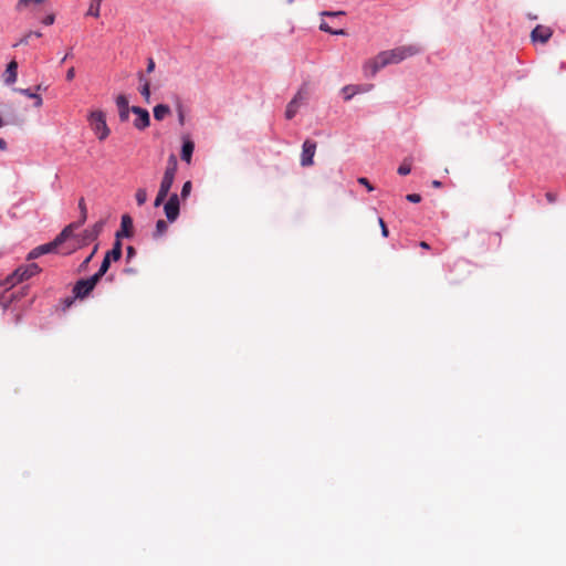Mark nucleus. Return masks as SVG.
Masks as SVG:
<instances>
[{
	"mask_svg": "<svg viewBox=\"0 0 566 566\" xmlns=\"http://www.w3.org/2000/svg\"><path fill=\"white\" fill-rule=\"evenodd\" d=\"M421 48L417 44H408L395 48L392 50L382 51L380 52L382 56V64L389 65V64H397L401 61H403L407 57L413 56L418 53H420Z\"/></svg>",
	"mask_w": 566,
	"mask_h": 566,
	"instance_id": "obj_1",
	"label": "nucleus"
},
{
	"mask_svg": "<svg viewBox=\"0 0 566 566\" xmlns=\"http://www.w3.org/2000/svg\"><path fill=\"white\" fill-rule=\"evenodd\" d=\"M87 120L98 140L103 142L109 136L111 129L107 126L106 116L103 111H92L87 116Z\"/></svg>",
	"mask_w": 566,
	"mask_h": 566,
	"instance_id": "obj_2",
	"label": "nucleus"
},
{
	"mask_svg": "<svg viewBox=\"0 0 566 566\" xmlns=\"http://www.w3.org/2000/svg\"><path fill=\"white\" fill-rule=\"evenodd\" d=\"M178 168V161L175 155H170L168 158L167 167L164 172V177L160 182L159 190L160 192L168 196L169 190L174 184L175 176Z\"/></svg>",
	"mask_w": 566,
	"mask_h": 566,
	"instance_id": "obj_3",
	"label": "nucleus"
},
{
	"mask_svg": "<svg viewBox=\"0 0 566 566\" xmlns=\"http://www.w3.org/2000/svg\"><path fill=\"white\" fill-rule=\"evenodd\" d=\"M98 282V276L94 275L88 279L78 280L73 287L74 296L76 298L86 297L94 290Z\"/></svg>",
	"mask_w": 566,
	"mask_h": 566,
	"instance_id": "obj_4",
	"label": "nucleus"
},
{
	"mask_svg": "<svg viewBox=\"0 0 566 566\" xmlns=\"http://www.w3.org/2000/svg\"><path fill=\"white\" fill-rule=\"evenodd\" d=\"M40 269L36 264H30L25 268L17 269L10 276L7 277V282L11 285L20 283L24 280L30 279L34 274L39 273Z\"/></svg>",
	"mask_w": 566,
	"mask_h": 566,
	"instance_id": "obj_5",
	"label": "nucleus"
},
{
	"mask_svg": "<svg viewBox=\"0 0 566 566\" xmlns=\"http://www.w3.org/2000/svg\"><path fill=\"white\" fill-rule=\"evenodd\" d=\"M132 113L136 115L133 125L138 130H144L150 124V116L147 109L139 106H132Z\"/></svg>",
	"mask_w": 566,
	"mask_h": 566,
	"instance_id": "obj_6",
	"label": "nucleus"
},
{
	"mask_svg": "<svg viewBox=\"0 0 566 566\" xmlns=\"http://www.w3.org/2000/svg\"><path fill=\"white\" fill-rule=\"evenodd\" d=\"M166 218L169 222H174L179 217V197L177 193H172L168 201L164 206Z\"/></svg>",
	"mask_w": 566,
	"mask_h": 566,
	"instance_id": "obj_7",
	"label": "nucleus"
},
{
	"mask_svg": "<svg viewBox=\"0 0 566 566\" xmlns=\"http://www.w3.org/2000/svg\"><path fill=\"white\" fill-rule=\"evenodd\" d=\"M553 35L552 28L547 25L538 24L531 32V40L533 43L539 42L545 44L549 41Z\"/></svg>",
	"mask_w": 566,
	"mask_h": 566,
	"instance_id": "obj_8",
	"label": "nucleus"
},
{
	"mask_svg": "<svg viewBox=\"0 0 566 566\" xmlns=\"http://www.w3.org/2000/svg\"><path fill=\"white\" fill-rule=\"evenodd\" d=\"M315 151H316V143L311 139H306L303 143L302 155H301V165L303 167H308V166L313 165V158H314Z\"/></svg>",
	"mask_w": 566,
	"mask_h": 566,
	"instance_id": "obj_9",
	"label": "nucleus"
},
{
	"mask_svg": "<svg viewBox=\"0 0 566 566\" xmlns=\"http://www.w3.org/2000/svg\"><path fill=\"white\" fill-rule=\"evenodd\" d=\"M116 106L118 109V117L122 123H126L129 119V113L132 112V107H129L128 97L124 94H119L116 99Z\"/></svg>",
	"mask_w": 566,
	"mask_h": 566,
	"instance_id": "obj_10",
	"label": "nucleus"
},
{
	"mask_svg": "<svg viewBox=\"0 0 566 566\" xmlns=\"http://www.w3.org/2000/svg\"><path fill=\"white\" fill-rule=\"evenodd\" d=\"M382 60L384 59H382L381 54L378 53L374 59L366 61L363 66L365 75L373 77L377 74V72L380 69L387 66L386 64L381 63Z\"/></svg>",
	"mask_w": 566,
	"mask_h": 566,
	"instance_id": "obj_11",
	"label": "nucleus"
},
{
	"mask_svg": "<svg viewBox=\"0 0 566 566\" xmlns=\"http://www.w3.org/2000/svg\"><path fill=\"white\" fill-rule=\"evenodd\" d=\"M133 235V219L129 214H123L120 219V229L116 232L115 238H130Z\"/></svg>",
	"mask_w": 566,
	"mask_h": 566,
	"instance_id": "obj_12",
	"label": "nucleus"
},
{
	"mask_svg": "<svg viewBox=\"0 0 566 566\" xmlns=\"http://www.w3.org/2000/svg\"><path fill=\"white\" fill-rule=\"evenodd\" d=\"M18 76V63L17 61L12 60L8 65L7 70L4 72V82L8 85L13 84L17 81Z\"/></svg>",
	"mask_w": 566,
	"mask_h": 566,
	"instance_id": "obj_13",
	"label": "nucleus"
},
{
	"mask_svg": "<svg viewBox=\"0 0 566 566\" xmlns=\"http://www.w3.org/2000/svg\"><path fill=\"white\" fill-rule=\"evenodd\" d=\"M104 228V221L96 222L92 228L85 230L84 235L86 240L94 241L98 238Z\"/></svg>",
	"mask_w": 566,
	"mask_h": 566,
	"instance_id": "obj_14",
	"label": "nucleus"
},
{
	"mask_svg": "<svg viewBox=\"0 0 566 566\" xmlns=\"http://www.w3.org/2000/svg\"><path fill=\"white\" fill-rule=\"evenodd\" d=\"M139 82L142 83L139 92L145 101L148 103L150 98V83L143 74L138 75Z\"/></svg>",
	"mask_w": 566,
	"mask_h": 566,
	"instance_id": "obj_15",
	"label": "nucleus"
},
{
	"mask_svg": "<svg viewBox=\"0 0 566 566\" xmlns=\"http://www.w3.org/2000/svg\"><path fill=\"white\" fill-rule=\"evenodd\" d=\"M193 149L195 145L191 140L185 142L181 148V159L189 164L191 161Z\"/></svg>",
	"mask_w": 566,
	"mask_h": 566,
	"instance_id": "obj_16",
	"label": "nucleus"
},
{
	"mask_svg": "<svg viewBox=\"0 0 566 566\" xmlns=\"http://www.w3.org/2000/svg\"><path fill=\"white\" fill-rule=\"evenodd\" d=\"M76 227V224L72 223L65 227L60 234L54 239L59 245H61L64 241H66L72 234L73 229Z\"/></svg>",
	"mask_w": 566,
	"mask_h": 566,
	"instance_id": "obj_17",
	"label": "nucleus"
},
{
	"mask_svg": "<svg viewBox=\"0 0 566 566\" xmlns=\"http://www.w3.org/2000/svg\"><path fill=\"white\" fill-rule=\"evenodd\" d=\"M169 113L170 108L165 104H158L154 107V117L156 120H163Z\"/></svg>",
	"mask_w": 566,
	"mask_h": 566,
	"instance_id": "obj_18",
	"label": "nucleus"
},
{
	"mask_svg": "<svg viewBox=\"0 0 566 566\" xmlns=\"http://www.w3.org/2000/svg\"><path fill=\"white\" fill-rule=\"evenodd\" d=\"M15 91L21 93V94H23V95H25V96H28L29 98L34 99L35 101V103H34L35 107H41L42 106L43 101H42V97L39 94L32 93L29 88H15Z\"/></svg>",
	"mask_w": 566,
	"mask_h": 566,
	"instance_id": "obj_19",
	"label": "nucleus"
},
{
	"mask_svg": "<svg viewBox=\"0 0 566 566\" xmlns=\"http://www.w3.org/2000/svg\"><path fill=\"white\" fill-rule=\"evenodd\" d=\"M344 98L349 101L354 95L360 93L359 85H346L343 87Z\"/></svg>",
	"mask_w": 566,
	"mask_h": 566,
	"instance_id": "obj_20",
	"label": "nucleus"
},
{
	"mask_svg": "<svg viewBox=\"0 0 566 566\" xmlns=\"http://www.w3.org/2000/svg\"><path fill=\"white\" fill-rule=\"evenodd\" d=\"M168 230V224L165 220L160 219L156 222V229L154 232V238H160L163 237Z\"/></svg>",
	"mask_w": 566,
	"mask_h": 566,
	"instance_id": "obj_21",
	"label": "nucleus"
},
{
	"mask_svg": "<svg viewBox=\"0 0 566 566\" xmlns=\"http://www.w3.org/2000/svg\"><path fill=\"white\" fill-rule=\"evenodd\" d=\"M101 3H102V0H92L86 14L92 15L94 18H98Z\"/></svg>",
	"mask_w": 566,
	"mask_h": 566,
	"instance_id": "obj_22",
	"label": "nucleus"
},
{
	"mask_svg": "<svg viewBox=\"0 0 566 566\" xmlns=\"http://www.w3.org/2000/svg\"><path fill=\"white\" fill-rule=\"evenodd\" d=\"M298 108H300L298 103H296V101H291L287 104L286 111H285L286 119H292L296 115Z\"/></svg>",
	"mask_w": 566,
	"mask_h": 566,
	"instance_id": "obj_23",
	"label": "nucleus"
},
{
	"mask_svg": "<svg viewBox=\"0 0 566 566\" xmlns=\"http://www.w3.org/2000/svg\"><path fill=\"white\" fill-rule=\"evenodd\" d=\"M307 95L308 90L306 85H302L301 88L295 94V96L292 98V101H296V103H298V105L301 106V104L306 101Z\"/></svg>",
	"mask_w": 566,
	"mask_h": 566,
	"instance_id": "obj_24",
	"label": "nucleus"
},
{
	"mask_svg": "<svg viewBox=\"0 0 566 566\" xmlns=\"http://www.w3.org/2000/svg\"><path fill=\"white\" fill-rule=\"evenodd\" d=\"M412 160L411 158H405L401 165L398 167V174L401 176H407L411 171Z\"/></svg>",
	"mask_w": 566,
	"mask_h": 566,
	"instance_id": "obj_25",
	"label": "nucleus"
},
{
	"mask_svg": "<svg viewBox=\"0 0 566 566\" xmlns=\"http://www.w3.org/2000/svg\"><path fill=\"white\" fill-rule=\"evenodd\" d=\"M59 247L57 242L53 240L52 242L39 245V252L43 255L56 251Z\"/></svg>",
	"mask_w": 566,
	"mask_h": 566,
	"instance_id": "obj_26",
	"label": "nucleus"
},
{
	"mask_svg": "<svg viewBox=\"0 0 566 566\" xmlns=\"http://www.w3.org/2000/svg\"><path fill=\"white\" fill-rule=\"evenodd\" d=\"M147 191L145 188H138L135 193V199L138 206H143L147 201Z\"/></svg>",
	"mask_w": 566,
	"mask_h": 566,
	"instance_id": "obj_27",
	"label": "nucleus"
},
{
	"mask_svg": "<svg viewBox=\"0 0 566 566\" xmlns=\"http://www.w3.org/2000/svg\"><path fill=\"white\" fill-rule=\"evenodd\" d=\"M111 265V261L104 256V260L101 264L99 270L94 274V276H98V281H101L102 276L108 271Z\"/></svg>",
	"mask_w": 566,
	"mask_h": 566,
	"instance_id": "obj_28",
	"label": "nucleus"
},
{
	"mask_svg": "<svg viewBox=\"0 0 566 566\" xmlns=\"http://www.w3.org/2000/svg\"><path fill=\"white\" fill-rule=\"evenodd\" d=\"M78 209L81 211V223H84L87 218V208L84 198H80L78 200Z\"/></svg>",
	"mask_w": 566,
	"mask_h": 566,
	"instance_id": "obj_29",
	"label": "nucleus"
},
{
	"mask_svg": "<svg viewBox=\"0 0 566 566\" xmlns=\"http://www.w3.org/2000/svg\"><path fill=\"white\" fill-rule=\"evenodd\" d=\"M33 36L41 38L42 33L39 32V31H36V32L30 31L20 40L19 43L15 44V46L19 45V44H24V45L28 44L30 39H33Z\"/></svg>",
	"mask_w": 566,
	"mask_h": 566,
	"instance_id": "obj_30",
	"label": "nucleus"
},
{
	"mask_svg": "<svg viewBox=\"0 0 566 566\" xmlns=\"http://www.w3.org/2000/svg\"><path fill=\"white\" fill-rule=\"evenodd\" d=\"M97 248H98V245L96 244L94 247L92 253L80 264V266H78V271L80 272H83V271H85L87 269V265L91 262V260L93 259L94 254L96 253Z\"/></svg>",
	"mask_w": 566,
	"mask_h": 566,
	"instance_id": "obj_31",
	"label": "nucleus"
},
{
	"mask_svg": "<svg viewBox=\"0 0 566 566\" xmlns=\"http://www.w3.org/2000/svg\"><path fill=\"white\" fill-rule=\"evenodd\" d=\"M191 189H192V184L191 181H186L182 186V189H181V193H180V197L182 200L187 199L188 196L190 195L191 192Z\"/></svg>",
	"mask_w": 566,
	"mask_h": 566,
	"instance_id": "obj_32",
	"label": "nucleus"
},
{
	"mask_svg": "<svg viewBox=\"0 0 566 566\" xmlns=\"http://www.w3.org/2000/svg\"><path fill=\"white\" fill-rule=\"evenodd\" d=\"M44 0H19L17 3V10L27 8L30 3H42Z\"/></svg>",
	"mask_w": 566,
	"mask_h": 566,
	"instance_id": "obj_33",
	"label": "nucleus"
},
{
	"mask_svg": "<svg viewBox=\"0 0 566 566\" xmlns=\"http://www.w3.org/2000/svg\"><path fill=\"white\" fill-rule=\"evenodd\" d=\"M105 258L112 261H118L122 258V252L114 251L113 249L107 251Z\"/></svg>",
	"mask_w": 566,
	"mask_h": 566,
	"instance_id": "obj_34",
	"label": "nucleus"
},
{
	"mask_svg": "<svg viewBox=\"0 0 566 566\" xmlns=\"http://www.w3.org/2000/svg\"><path fill=\"white\" fill-rule=\"evenodd\" d=\"M166 197H167V195L158 191L157 197H156L155 202H154V206L155 207L161 206L164 203Z\"/></svg>",
	"mask_w": 566,
	"mask_h": 566,
	"instance_id": "obj_35",
	"label": "nucleus"
},
{
	"mask_svg": "<svg viewBox=\"0 0 566 566\" xmlns=\"http://www.w3.org/2000/svg\"><path fill=\"white\" fill-rule=\"evenodd\" d=\"M378 222H379V226H380V228H381V234H382V237L387 238V237H388V234H389V231H388V228H387V226H386V223H385L384 219H382V218H379V219H378Z\"/></svg>",
	"mask_w": 566,
	"mask_h": 566,
	"instance_id": "obj_36",
	"label": "nucleus"
},
{
	"mask_svg": "<svg viewBox=\"0 0 566 566\" xmlns=\"http://www.w3.org/2000/svg\"><path fill=\"white\" fill-rule=\"evenodd\" d=\"M406 199L410 202L418 203L421 201V196L418 193L407 195Z\"/></svg>",
	"mask_w": 566,
	"mask_h": 566,
	"instance_id": "obj_37",
	"label": "nucleus"
},
{
	"mask_svg": "<svg viewBox=\"0 0 566 566\" xmlns=\"http://www.w3.org/2000/svg\"><path fill=\"white\" fill-rule=\"evenodd\" d=\"M358 182L367 188L368 191H373L374 187L370 185L367 178L360 177L358 178Z\"/></svg>",
	"mask_w": 566,
	"mask_h": 566,
	"instance_id": "obj_38",
	"label": "nucleus"
},
{
	"mask_svg": "<svg viewBox=\"0 0 566 566\" xmlns=\"http://www.w3.org/2000/svg\"><path fill=\"white\" fill-rule=\"evenodd\" d=\"M55 21V15L54 14H48L43 20H42V23L45 24V25H51L53 24Z\"/></svg>",
	"mask_w": 566,
	"mask_h": 566,
	"instance_id": "obj_39",
	"label": "nucleus"
},
{
	"mask_svg": "<svg viewBox=\"0 0 566 566\" xmlns=\"http://www.w3.org/2000/svg\"><path fill=\"white\" fill-rule=\"evenodd\" d=\"M155 66H156V64H155L154 59H153V57H148V60H147V69H146V71H147L148 73H151V72H154V70H155Z\"/></svg>",
	"mask_w": 566,
	"mask_h": 566,
	"instance_id": "obj_40",
	"label": "nucleus"
},
{
	"mask_svg": "<svg viewBox=\"0 0 566 566\" xmlns=\"http://www.w3.org/2000/svg\"><path fill=\"white\" fill-rule=\"evenodd\" d=\"M127 260L129 261L130 259H133L136 254V250L134 247L129 245L127 247Z\"/></svg>",
	"mask_w": 566,
	"mask_h": 566,
	"instance_id": "obj_41",
	"label": "nucleus"
},
{
	"mask_svg": "<svg viewBox=\"0 0 566 566\" xmlns=\"http://www.w3.org/2000/svg\"><path fill=\"white\" fill-rule=\"evenodd\" d=\"M319 30H322L324 32H327V33H332L333 32V29L326 22H322L319 24Z\"/></svg>",
	"mask_w": 566,
	"mask_h": 566,
	"instance_id": "obj_42",
	"label": "nucleus"
},
{
	"mask_svg": "<svg viewBox=\"0 0 566 566\" xmlns=\"http://www.w3.org/2000/svg\"><path fill=\"white\" fill-rule=\"evenodd\" d=\"M40 255L42 254L39 252V247H36L29 253V259H36Z\"/></svg>",
	"mask_w": 566,
	"mask_h": 566,
	"instance_id": "obj_43",
	"label": "nucleus"
},
{
	"mask_svg": "<svg viewBox=\"0 0 566 566\" xmlns=\"http://www.w3.org/2000/svg\"><path fill=\"white\" fill-rule=\"evenodd\" d=\"M75 77V69L70 67L66 72V80L72 81Z\"/></svg>",
	"mask_w": 566,
	"mask_h": 566,
	"instance_id": "obj_44",
	"label": "nucleus"
},
{
	"mask_svg": "<svg viewBox=\"0 0 566 566\" xmlns=\"http://www.w3.org/2000/svg\"><path fill=\"white\" fill-rule=\"evenodd\" d=\"M114 251H117V252H122V242H120V239H117L115 240L114 244H113V248H112Z\"/></svg>",
	"mask_w": 566,
	"mask_h": 566,
	"instance_id": "obj_45",
	"label": "nucleus"
},
{
	"mask_svg": "<svg viewBox=\"0 0 566 566\" xmlns=\"http://www.w3.org/2000/svg\"><path fill=\"white\" fill-rule=\"evenodd\" d=\"M546 199L548 200V202L554 203L557 200V196H556V193L547 192Z\"/></svg>",
	"mask_w": 566,
	"mask_h": 566,
	"instance_id": "obj_46",
	"label": "nucleus"
},
{
	"mask_svg": "<svg viewBox=\"0 0 566 566\" xmlns=\"http://www.w3.org/2000/svg\"><path fill=\"white\" fill-rule=\"evenodd\" d=\"M359 86H360V93L361 92H368V91L373 90V87H374L373 84H367V85H364V86L359 85Z\"/></svg>",
	"mask_w": 566,
	"mask_h": 566,
	"instance_id": "obj_47",
	"label": "nucleus"
},
{
	"mask_svg": "<svg viewBox=\"0 0 566 566\" xmlns=\"http://www.w3.org/2000/svg\"><path fill=\"white\" fill-rule=\"evenodd\" d=\"M7 149V143L4 139H0V150H6Z\"/></svg>",
	"mask_w": 566,
	"mask_h": 566,
	"instance_id": "obj_48",
	"label": "nucleus"
},
{
	"mask_svg": "<svg viewBox=\"0 0 566 566\" xmlns=\"http://www.w3.org/2000/svg\"><path fill=\"white\" fill-rule=\"evenodd\" d=\"M331 34L344 35V34H346V32H345V30L340 29V30H333V32Z\"/></svg>",
	"mask_w": 566,
	"mask_h": 566,
	"instance_id": "obj_49",
	"label": "nucleus"
},
{
	"mask_svg": "<svg viewBox=\"0 0 566 566\" xmlns=\"http://www.w3.org/2000/svg\"><path fill=\"white\" fill-rule=\"evenodd\" d=\"M343 12H329V11H325L323 12L324 15H336V14H342Z\"/></svg>",
	"mask_w": 566,
	"mask_h": 566,
	"instance_id": "obj_50",
	"label": "nucleus"
},
{
	"mask_svg": "<svg viewBox=\"0 0 566 566\" xmlns=\"http://www.w3.org/2000/svg\"><path fill=\"white\" fill-rule=\"evenodd\" d=\"M419 245L422 248V249H430V245L426 242V241H421L419 243Z\"/></svg>",
	"mask_w": 566,
	"mask_h": 566,
	"instance_id": "obj_51",
	"label": "nucleus"
},
{
	"mask_svg": "<svg viewBox=\"0 0 566 566\" xmlns=\"http://www.w3.org/2000/svg\"><path fill=\"white\" fill-rule=\"evenodd\" d=\"M185 120V116L181 111H179V123L182 125Z\"/></svg>",
	"mask_w": 566,
	"mask_h": 566,
	"instance_id": "obj_52",
	"label": "nucleus"
},
{
	"mask_svg": "<svg viewBox=\"0 0 566 566\" xmlns=\"http://www.w3.org/2000/svg\"><path fill=\"white\" fill-rule=\"evenodd\" d=\"M432 186L436 187V188H439V187H441V181L434 180L432 182Z\"/></svg>",
	"mask_w": 566,
	"mask_h": 566,
	"instance_id": "obj_53",
	"label": "nucleus"
},
{
	"mask_svg": "<svg viewBox=\"0 0 566 566\" xmlns=\"http://www.w3.org/2000/svg\"><path fill=\"white\" fill-rule=\"evenodd\" d=\"M69 56H70V53H66V54L64 55V57L62 59V61H61V62H62V63H63V62H65V60H66Z\"/></svg>",
	"mask_w": 566,
	"mask_h": 566,
	"instance_id": "obj_54",
	"label": "nucleus"
},
{
	"mask_svg": "<svg viewBox=\"0 0 566 566\" xmlns=\"http://www.w3.org/2000/svg\"><path fill=\"white\" fill-rule=\"evenodd\" d=\"M3 124H4V123H3L2 118L0 117V127H2V126H3Z\"/></svg>",
	"mask_w": 566,
	"mask_h": 566,
	"instance_id": "obj_55",
	"label": "nucleus"
}]
</instances>
